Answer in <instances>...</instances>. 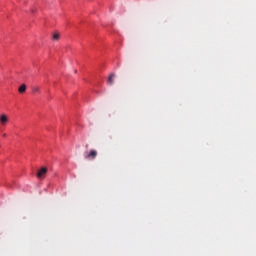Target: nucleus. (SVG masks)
Here are the masks:
<instances>
[{
    "label": "nucleus",
    "mask_w": 256,
    "mask_h": 256,
    "mask_svg": "<svg viewBox=\"0 0 256 256\" xmlns=\"http://www.w3.org/2000/svg\"><path fill=\"white\" fill-rule=\"evenodd\" d=\"M47 167H42L39 169L38 173H37V178L38 179H45V175H47Z\"/></svg>",
    "instance_id": "nucleus-3"
},
{
    "label": "nucleus",
    "mask_w": 256,
    "mask_h": 256,
    "mask_svg": "<svg viewBox=\"0 0 256 256\" xmlns=\"http://www.w3.org/2000/svg\"><path fill=\"white\" fill-rule=\"evenodd\" d=\"M114 79H115V73L110 74L107 80L108 85H113V83H115Z\"/></svg>",
    "instance_id": "nucleus-4"
},
{
    "label": "nucleus",
    "mask_w": 256,
    "mask_h": 256,
    "mask_svg": "<svg viewBox=\"0 0 256 256\" xmlns=\"http://www.w3.org/2000/svg\"><path fill=\"white\" fill-rule=\"evenodd\" d=\"M52 39L54 41H59V39H61V34H59V32L54 33Z\"/></svg>",
    "instance_id": "nucleus-5"
},
{
    "label": "nucleus",
    "mask_w": 256,
    "mask_h": 256,
    "mask_svg": "<svg viewBox=\"0 0 256 256\" xmlns=\"http://www.w3.org/2000/svg\"><path fill=\"white\" fill-rule=\"evenodd\" d=\"M9 123V116H7V114H1L0 115V125L2 127H7Z\"/></svg>",
    "instance_id": "nucleus-2"
},
{
    "label": "nucleus",
    "mask_w": 256,
    "mask_h": 256,
    "mask_svg": "<svg viewBox=\"0 0 256 256\" xmlns=\"http://www.w3.org/2000/svg\"><path fill=\"white\" fill-rule=\"evenodd\" d=\"M32 91L33 93H39L41 90L39 89V87H33Z\"/></svg>",
    "instance_id": "nucleus-7"
},
{
    "label": "nucleus",
    "mask_w": 256,
    "mask_h": 256,
    "mask_svg": "<svg viewBox=\"0 0 256 256\" xmlns=\"http://www.w3.org/2000/svg\"><path fill=\"white\" fill-rule=\"evenodd\" d=\"M19 93H25V91H27V86L25 84H22L19 88H18Z\"/></svg>",
    "instance_id": "nucleus-6"
},
{
    "label": "nucleus",
    "mask_w": 256,
    "mask_h": 256,
    "mask_svg": "<svg viewBox=\"0 0 256 256\" xmlns=\"http://www.w3.org/2000/svg\"><path fill=\"white\" fill-rule=\"evenodd\" d=\"M97 155H98L97 150L86 151L84 152V159H86V161H93L97 159Z\"/></svg>",
    "instance_id": "nucleus-1"
}]
</instances>
